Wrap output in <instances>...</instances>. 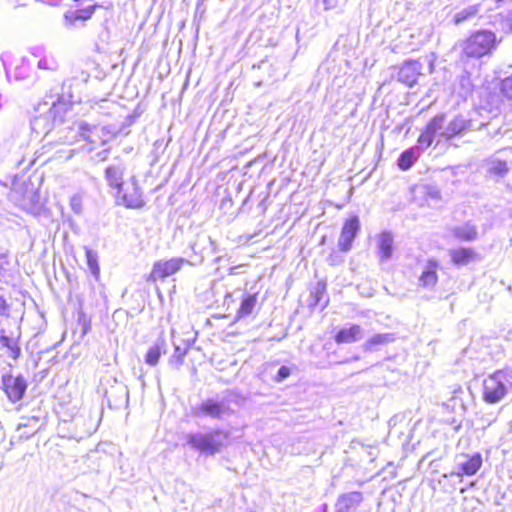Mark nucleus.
Returning a JSON list of instances; mask_svg holds the SVG:
<instances>
[{
  "label": "nucleus",
  "mask_w": 512,
  "mask_h": 512,
  "mask_svg": "<svg viewBox=\"0 0 512 512\" xmlns=\"http://www.w3.org/2000/svg\"><path fill=\"white\" fill-rule=\"evenodd\" d=\"M230 431L221 428H211L207 431L190 432L185 435L186 444L193 450L205 456L220 453L229 444Z\"/></svg>",
  "instance_id": "1"
},
{
  "label": "nucleus",
  "mask_w": 512,
  "mask_h": 512,
  "mask_svg": "<svg viewBox=\"0 0 512 512\" xmlns=\"http://www.w3.org/2000/svg\"><path fill=\"white\" fill-rule=\"evenodd\" d=\"M68 109L69 104L61 98H58L56 101L52 100L51 103L46 101L39 104L37 111L40 114L32 120V129L38 134L43 133L47 135L54 128L64 123Z\"/></svg>",
  "instance_id": "2"
},
{
  "label": "nucleus",
  "mask_w": 512,
  "mask_h": 512,
  "mask_svg": "<svg viewBox=\"0 0 512 512\" xmlns=\"http://www.w3.org/2000/svg\"><path fill=\"white\" fill-rule=\"evenodd\" d=\"M512 393V369H501L483 380L482 399L487 404H496Z\"/></svg>",
  "instance_id": "3"
},
{
  "label": "nucleus",
  "mask_w": 512,
  "mask_h": 512,
  "mask_svg": "<svg viewBox=\"0 0 512 512\" xmlns=\"http://www.w3.org/2000/svg\"><path fill=\"white\" fill-rule=\"evenodd\" d=\"M192 414L197 418H211L221 420L233 414L228 400L224 398H208L192 407Z\"/></svg>",
  "instance_id": "4"
},
{
  "label": "nucleus",
  "mask_w": 512,
  "mask_h": 512,
  "mask_svg": "<svg viewBox=\"0 0 512 512\" xmlns=\"http://www.w3.org/2000/svg\"><path fill=\"white\" fill-rule=\"evenodd\" d=\"M496 47V36L491 31H479L465 43L464 53L468 57L480 58L489 54Z\"/></svg>",
  "instance_id": "5"
},
{
  "label": "nucleus",
  "mask_w": 512,
  "mask_h": 512,
  "mask_svg": "<svg viewBox=\"0 0 512 512\" xmlns=\"http://www.w3.org/2000/svg\"><path fill=\"white\" fill-rule=\"evenodd\" d=\"M9 199L24 211L33 212L37 209L39 195L32 185L16 184L8 194Z\"/></svg>",
  "instance_id": "6"
},
{
  "label": "nucleus",
  "mask_w": 512,
  "mask_h": 512,
  "mask_svg": "<svg viewBox=\"0 0 512 512\" xmlns=\"http://www.w3.org/2000/svg\"><path fill=\"white\" fill-rule=\"evenodd\" d=\"M0 388L12 403H16L23 398L27 389V381L23 375L14 376L11 373H6L1 377Z\"/></svg>",
  "instance_id": "7"
},
{
  "label": "nucleus",
  "mask_w": 512,
  "mask_h": 512,
  "mask_svg": "<svg viewBox=\"0 0 512 512\" xmlns=\"http://www.w3.org/2000/svg\"><path fill=\"white\" fill-rule=\"evenodd\" d=\"M188 263L189 261L182 257H175L169 260H159L154 263L150 278L153 281L165 279L180 271L181 268Z\"/></svg>",
  "instance_id": "8"
},
{
  "label": "nucleus",
  "mask_w": 512,
  "mask_h": 512,
  "mask_svg": "<svg viewBox=\"0 0 512 512\" xmlns=\"http://www.w3.org/2000/svg\"><path fill=\"white\" fill-rule=\"evenodd\" d=\"M117 196L121 199V204L127 208L137 209L144 205L143 195L135 177H132L129 183L121 186V191H117Z\"/></svg>",
  "instance_id": "9"
},
{
  "label": "nucleus",
  "mask_w": 512,
  "mask_h": 512,
  "mask_svg": "<svg viewBox=\"0 0 512 512\" xmlns=\"http://www.w3.org/2000/svg\"><path fill=\"white\" fill-rule=\"evenodd\" d=\"M69 130L68 134L64 135L61 138L62 142L65 144H72L78 140V137L89 142L96 143V139L94 138L95 131L97 130V126L90 125L84 121L74 122L71 126H68Z\"/></svg>",
  "instance_id": "10"
},
{
  "label": "nucleus",
  "mask_w": 512,
  "mask_h": 512,
  "mask_svg": "<svg viewBox=\"0 0 512 512\" xmlns=\"http://www.w3.org/2000/svg\"><path fill=\"white\" fill-rule=\"evenodd\" d=\"M445 115L438 114L434 116L425 126L424 130L418 137L417 142L425 146H431L436 137H441V132L445 130Z\"/></svg>",
  "instance_id": "11"
},
{
  "label": "nucleus",
  "mask_w": 512,
  "mask_h": 512,
  "mask_svg": "<svg viewBox=\"0 0 512 512\" xmlns=\"http://www.w3.org/2000/svg\"><path fill=\"white\" fill-rule=\"evenodd\" d=\"M482 466V457L479 453L469 455H459L456 457L455 469L452 475L456 476H472L475 475Z\"/></svg>",
  "instance_id": "12"
},
{
  "label": "nucleus",
  "mask_w": 512,
  "mask_h": 512,
  "mask_svg": "<svg viewBox=\"0 0 512 512\" xmlns=\"http://www.w3.org/2000/svg\"><path fill=\"white\" fill-rule=\"evenodd\" d=\"M423 64L419 60H407L399 68L397 79L408 87L417 83L422 74Z\"/></svg>",
  "instance_id": "13"
},
{
  "label": "nucleus",
  "mask_w": 512,
  "mask_h": 512,
  "mask_svg": "<svg viewBox=\"0 0 512 512\" xmlns=\"http://www.w3.org/2000/svg\"><path fill=\"white\" fill-rule=\"evenodd\" d=\"M360 230V221L357 216H353L345 221L338 240V246L341 251L348 252L352 247V242Z\"/></svg>",
  "instance_id": "14"
},
{
  "label": "nucleus",
  "mask_w": 512,
  "mask_h": 512,
  "mask_svg": "<svg viewBox=\"0 0 512 512\" xmlns=\"http://www.w3.org/2000/svg\"><path fill=\"white\" fill-rule=\"evenodd\" d=\"M363 501L361 492L353 491L340 495L335 504V512H355Z\"/></svg>",
  "instance_id": "15"
},
{
  "label": "nucleus",
  "mask_w": 512,
  "mask_h": 512,
  "mask_svg": "<svg viewBox=\"0 0 512 512\" xmlns=\"http://www.w3.org/2000/svg\"><path fill=\"white\" fill-rule=\"evenodd\" d=\"M471 124L470 119L465 118L463 115H457L446 125L445 130L441 132V137L445 140H450L454 136L469 130Z\"/></svg>",
  "instance_id": "16"
},
{
  "label": "nucleus",
  "mask_w": 512,
  "mask_h": 512,
  "mask_svg": "<svg viewBox=\"0 0 512 512\" xmlns=\"http://www.w3.org/2000/svg\"><path fill=\"white\" fill-rule=\"evenodd\" d=\"M427 148L428 146L417 142V145L406 149L397 160L398 167L403 171L409 170Z\"/></svg>",
  "instance_id": "17"
},
{
  "label": "nucleus",
  "mask_w": 512,
  "mask_h": 512,
  "mask_svg": "<svg viewBox=\"0 0 512 512\" xmlns=\"http://www.w3.org/2000/svg\"><path fill=\"white\" fill-rule=\"evenodd\" d=\"M125 172V165L121 161H116L110 164L105 169V179L108 185L115 188L117 191H121V186L124 185L123 175Z\"/></svg>",
  "instance_id": "18"
},
{
  "label": "nucleus",
  "mask_w": 512,
  "mask_h": 512,
  "mask_svg": "<svg viewBox=\"0 0 512 512\" xmlns=\"http://www.w3.org/2000/svg\"><path fill=\"white\" fill-rule=\"evenodd\" d=\"M483 167L491 177H504L509 172L506 160L501 159L497 154L492 155L484 161Z\"/></svg>",
  "instance_id": "19"
},
{
  "label": "nucleus",
  "mask_w": 512,
  "mask_h": 512,
  "mask_svg": "<svg viewBox=\"0 0 512 512\" xmlns=\"http://www.w3.org/2000/svg\"><path fill=\"white\" fill-rule=\"evenodd\" d=\"M438 268L439 264L437 263V261L429 260L418 279L419 286L426 289L434 288L438 281Z\"/></svg>",
  "instance_id": "20"
},
{
  "label": "nucleus",
  "mask_w": 512,
  "mask_h": 512,
  "mask_svg": "<svg viewBox=\"0 0 512 512\" xmlns=\"http://www.w3.org/2000/svg\"><path fill=\"white\" fill-rule=\"evenodd\" d=\"M95 11V6H89L76 11H68L64 14V26L71 29L77 26L78 22H84L91 18Z\"/></svg>",
  "instance_id": "21"
},
{
  "label": "nucleus",
  "mask_w": 512,
  "mask_h": 512,
  "mask_svg": "<svg viewBox=\"0 0 512 512\" xmlns=\"http://www.w3.org/2000/svg\"><path fill=\"white\" fill-rule=\"evenodd\" d=\"M363 337V329L360 325H351L349 328H342L335 335V342L338 344L342 343H353L361 340Z\"/></svg>",
  "instance_id": "22"
},
{
  "label": "nucleus",
  "mask_w": 512,
  "mask_h": 512,
  "mask_svg": "<svg viewBox=\"0 0 512 512\" xmlns=\"http://www.w3.org/2000/svg\"><path fill=\"white\" fill-rule=\"evenodd\" d=\"M451 232L460 241L472 242L478 237L477 227L471 222L456 225L451 228Z\"/></svg>",
  "instance_id": "23"
},
{
  "label": "nucleus",
  "mask_w": 512,
  "mask_h": 512,
  "mask_svg": "<svg viewBox=\"0 0 512 512\" xmlns=\"http://www.w3.org/2000/svg\"><path fill=\"white\" fill-rule=\"evenodd\" d=\"M393 236L390 232H383L378 237V255L381 262H387L393 254Z\"/></svg>",
  "instance_id": "24"
},
{
  "label": "nucleus",
  "mask_w": 512,
  "mask_h": 512,
  "mask_svg": "<svg viewBox=\"0 0 512 512\" xmlns=\"http://www.w3.org/2000/svg\"><path fill=\"white\" fill-rule=\"evenodd\" d=\"M452 262L458 266H464L476 259V253L472 248H457L450 250Z\"/></svg>",
  "instance_id": "25"
},
{
  "label": "nucleus",
  "mask_w": 512,
  "mask_h": 512,
  "mask_svg": "<svg viewBox=\"0 0 512 512\" xmlns=\"http://www.w3.org/2000/svg\"><path fill=\"white\" fill-rule=\"evenodd\" d=\"M165 341L159 339L152 347H150L145 355V362L150 366H156L162 353H165Z\"/></svg>",
  "instance_id": "26"
},
{
  "label": "nucleus",
  "mask_w": 512,
  "mask_h": 512,
  "mask_svg": "<svg viewBox=\"0 0 512 512\" xmlns=\"http://www.w3.org/2000/svg\"><path fill=\"white\" fill-rule=\"evenodd\" d=\"M395 341L392 333L375 334L364 343V349L371 351L377 346L387 345Z\"/></svg>",
  "instance_id": "27"
},
{
  "label": "nucleus",
  "mask_w": 512,
  "mask_h": 512,
  "mask_svg": "<svg viewBox=\"0 0 512 512\" xmlns=\"http://www.w3.org/2000/svg\"><path fill=\"white\" fill-rule=\"evenodd\" d=\"M480 11L479 5H470L456 12L453 21L455 24H461L473 19Z\"/></svg>",
  "instance_id": "28"
},
{
  "label": "nucleus",
  "mask_w": 512,
  "mask_h": 512,
  "mask_svg": "<svg viewBox=\"0 0 512 512\" xmlns=\"http://www.w3.org/2000/svg\"><path fill=\"white\" fill-rule=\"evenodd\" d=\"M256 304V294L248 295L247 297H245L241 302L240 308L238 309L237 318L241 319L249 316L253 312Z\"/></svg>",
  "instance_id": "29"
},
{
  "label": "nucleus",
  "mask_w": 512,
  "mask_h": 512,
  "mask_svg": "<svg viewBox=\"0 0 512 512\" xmlns=\"http://www.w3.org/2000/svg\"><path fill=\"white\" fill-rule=\"evenodd\" d=\"M85 254H86V262L88 269L90 270L91 274L95 277V279L99 278L100 275V267L98 264V254L96 251L84 247Z\"/></svg>",
  "instance_id": "30"
},
{
  "label": "nucleus",
  "mask_w": 512,
  "mask_h": 512,
  "mask_svg": "<svg viewBox=\"0 0 512 512\" xmlns=\"http://www.w3.org/2000/svg\"><path fill=\"white\" fill-rule=\"evenodd\" d=\"M37 67L42 70L54 72L58 70L59 62L56 56L52 52L48 51L43 58L38 60Z\"/></svg>",
  "instance_id": "31"
},
{
  "label": "nucleus",
  "mask_w": 512,
  "mask_h": 512,
  "mask_svg": "<svg viewBox=\"0 0 512 512\" xmlns=\"http://www.w3.org/2000/svg\"><path fill=\"white\" fill-rule=\"evenodd\" d=\"M326 293V283L325 282H318L314 289L311 291L310 294V305L311 306H318L321 304L323 297Z\"/></svg>",
  "instance_id": "32"
},
{
  "label": "nucleus",
  "mask_w": 512,
  "mask_h": 512,
  "mask_svg": "<svg viewBox=\"0 0 512 512\" xmlns=\"http://www.w3.org/2000/svg\"><path fill=\"white\" fill-rule=\"evenodd\" d=\"M0 343L2 346L7 347L10 350V355L16 359L20 354V348L13 338H10L4 334V330H0Z\"/></svg>",
  "instance_id": "33"
},
{
  "label": "nucleus",
  "mask_w": 512,
  "mask_h": 512,
  "mask_svg": "<svg viewBox=\"0 0 512 512\" xmlns=\"http://www.w3.org/2000/svg\"><path fill=\"white\" fill-rule=\"evenodd\" d=\"M459 85L461 88V94L467 96L472 93L474 84L471 79V75L468 72H464L459 77Z\"/></svg>",
  "instance_id": "34"
},
{
  "label": "nucleus",
  "mask_w": 512,
  "mask_h": 512,
  "mask_svg": "<svg viewBox=\"0 0 512 512\" xmlns=\"http://www.w3.org/2000/svg\"><path fill=\"white\" fill-rule=\"evenodd\" d=\"M186 352V348L182 349L180 346L175 345L174 353L170 358V362H175L177 366H180L183 363Z\"/></svg>",
  "instance_id": "35"
},
{
  "label": "nucleus",
  "mask_w": 512,
  "mask_h": 512,
  "mask_svg": "<svg viewBox=\"0 0 512 512\" xmlns=\"http://www.w3.org/2000/svg\"><path fill=\"white\" fill-rule=\"evenodd\" d=\"M501 93L508 99H512V75L501 81Z\"/></svg>",
  "instance_id": "36"
},
{
  "label": "nucleus",
  "mask_w": 512,
  "mask_h": 512,
  "mask_svg": "<svg viewBox=\"0 0 512 512\" xmlns=\"http://www.w3.org/2000/svg\"><path fill=\"white\" fill-rule=\"evenodd\" d=\"M70 208L77 215L82 213V197L79 194H75L70 198Z\"/></svg>",
  "instance_id": "37"
},
{
  "label": "nucleus",
  "mask_w": 512,
  "mask_h": 512,
  "mask_svg": "<svg viewBox=\"0 0 512 512\" xmlns=\"http://www.w3.org/2000/svg\"><path fill=\"white\" fill-rule=\"evenodd\" d=\"M9 313H8V305L5 301V299L0 295V323L3 320L8 319Z\"/></svg>",
  "instance_id": "38"
},
{
  "label": "nucleus",
  "mask_w": 512,
  "mask_h": 512,
  "mask_svg": "<svg viewBox=\"0 0 512 512\" xmlns=\"http://www.w3.org/2000/svg\"><path fill=\"white\" fill-rule=\"evenodd\" d=\"M290 375V369L287 366H281L278 369L277 375L275 377V381L282 382Z\"/></svg>",
  "instance_id": "39"
},
{
  "label": "nucleus",
  "mask_w": 512,
  "mask_h": 512,
  "mask_svg": "<svg viewBox=\"0 0 512 512\" xmlns=\"http://www.w3.org/2000/svg\"><path fill=\"white\" fill-rule=\"evenodd\" d=\"M48 51L44 46H34L31 48V54L36 58H43Z\"/></svg>",
  "instance_id": "40"
},
{
  "label": "nucleus",
  "mask_w": 512,
  "mask_h": 512,
  "mask_svg": "<svg viewBox=\"0 0 512 512\" xmlns=\"http://www.w3.org/2000/svg\"><path fill=\"white\" fill-rule=\"evenodd\" d=\"M426 195L429 196L431 199L438 200L440 198V191L435 186H427Z\"/></svg>",
  "instance_id": "41"
},
{
  "label": "nucleus",
  "mask_w": 512,
  "mask_h": 512,
  "mask_svg": "<svg viewBox=\"0 0 512 512\" xmlns=\"http://www.w3.org/2000/svg\"><path fill=\"white\" fill-rule=\"evenodd\" d=\"M325 10L333 9L337 6L338 0H318Z\"/></svg>",
  "instance_id": "42"
},
{
  "label": "nucleus",
  "mask_w": 512,
  "mask_h": 512,
  "mask_svg": "<svg viewBox=\"0 0 512 512\" xmlns=\"http://www.w3.org/2000/svg\"><path fill=\"white\" fill-rule=\"evenodd\" d=\"M109 153H110L109 149H104V150H102V151L98 152V153L96 154V157H97L99 160L104 161V160H106V159L108 158Z\"/></svg>",
  "instance_id": "43"
},
{
  "label": "nucleus",
  "mask_w": 512,
  "mask_h": 512,
  "mask_svg": "<svg viewBox=\"0 0 512 512\" xmlns=\"http://www.w3.org/2000/svg\"><path fill=\"white\" fill-rule=\"evenodd\" d=\"M206 239H207V241L209 242V244L214 248L215 243H214V241L211 239V237L207 236V237H206Z\"/></svg>",
  "instance_id": "44"
},
{
  "label": "nucleus",
  "mask_w": 512,
  "mask_h": 512,
  "mask_svg": "<svg viewBox=\"0 0 512 512\" xmlns=\"http://www.w3.org/2000/svg\"><path fill=\"white\" fill-rule=\"evenodd\" d=\"M101 132H102V135H103V136H105L106 134H108V133H109V131L107 130V128H106V127H103V128L101 129Z\"/></svg>",
  "instance_id": "45"
},
{
  "label": "nucleus",
  "mask_w": 512,
  "mask_h": 512,
  "mask_svg": "<svg viewBox=\"0 0 512 512\" xmlns=\"http://www.w3.org/2000/svg\"><path fill=\"white\" fill-rule=\"evenodd\" d=\"M237 267H231L230 270H229V273L230 274H235V270H236Z\"/></svg>",
  "instance_id": "46"
},
{
  "label": "nucleus",
  "mask_w": 512,
  "mask_h": 512,
  "mask_svg": "<svg viewBox=\"0 0 512 512\" xmlns=\"http://www.w3.org/2000/svg\"><path fill=\"white\" fill-rule=\"evenodd\" d=\"M267 65V62L266 61H262L261 64L259 65V68L263 67V66H266Z\"/></svg>",
  "instance_id": "47"
},
{
  "label": "nucleus",
  "mask_w": 512,
  "mask_h": 512,
  "mask_svg": "<svg viewBox=\"0 0 512 512\" xmlns=\"http://www.w3.org/2000/svg\"><path fill=\"white\" fill-rule=\"evenodd\" d=\"M191 249L196 253V244H192Z\"/></svg>",
  "instance_id": "48"
},
{
  "label": "nucleus",
  "mask_w": 512,
  "mask_h": 512,
  "mask_svg": "<svg viewBox=\"0 0 512 512\" xmlns=\"http://www.w3.org/2000/svg\"><path fill=\"white\" fill-rule=\"evenodd\" d=\"M326 510H327V505H326V504H324V505H323V511H324V512H326Z\"/></svg>",
  "instance_id": "49"
},
{
  "label": "nucleus",
  "mask_w": 512,
  "mask_h": 512,
  "mask_svg": "<svg viewBox=\"0 0 512 512\" xmlns=\"http://www.w3.org/2000/svg\"><path fill=\"white\" fill-rule=\"evenodd\" d=\"M328 303V300H325L324 303H323V307H325Z\"/></svg>",
  "instance_id": "50"
},
{
  "label": "nucleus",
  "mask_w": 512,
  "mask_h": 512,
  "mask_svg": "<svg viewBox=\"0 0 512 512\" xmlns=\"http://www.w3.org/2000/svg\"><path fill=\"white\" fill-rule=\"evenodd\" d=\"M107 142L106 139H102V143L105 144Z\"/></svg>",
  "instance_id": "51"
},
{
  "label": "nucleus",
  "mask_w": 512,
  "mask_h": 512,
  "mask_svg": "<svg viewBox=\"0 0 512 512\" xmlns=\"http://www.w3.org/2000/svg\"><path fill=\"white\" fill-rule=\"evenodd\" d=\"M511 217H512V209H511V213H510Z\"/></svg>",
  "instance_id": "52"
}]
</instances>
